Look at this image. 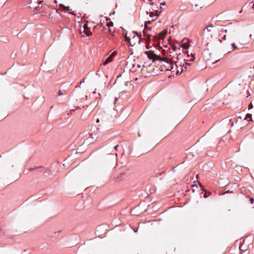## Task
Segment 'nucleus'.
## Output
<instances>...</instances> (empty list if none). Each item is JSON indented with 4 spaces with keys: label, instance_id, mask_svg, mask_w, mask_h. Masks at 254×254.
<instances>
[{
    "label": "nucleus",
    "instance_id": "obj_25",
    "mask_svg": "<svg viewBox=\"0 0 254 254\" xmlns=\"http://www.w3.org/2000/svg\"><path fill=\"white\" fill-rule=\"evenodd\" d=\"M118 145H116L115 147H114V149L117 150V148H118Z\"/></svg>",
    "mask_w": 254,
    "mask_h": 254
},
{
    "label": "nucleus",
    "instance_id": "obj_2",
    "mask_svg": "<svg viewBox=\"0 0 254 254\" xmlns=\"http://www.w3.org/2000/svg\"><path fill=\"white\" fill-rule=\"evenodd\" d=\"M177 59V61H175L173 58H170L169 57L165 58V61L167 63H168L170 64V66L171 67V69L172 70L173 69V63L175 62V66L177 68H178L179 67H183V62L181 61H180L178 58H176Z\"/></svg>",
    "mask_w": 254,
    "mask_h": 254
},
{
    "label": "nucleus",
    "instance_id": "obj_22",
    "mask_svg": "<svg viewBox=\"0 0 254 254\" xmlns=\"http://www.w3.org/2000/svg\"><path fill=\"white\" fill-rule=\"evenodd\" d=\"M117 55V52L114 51L113 52L111 55V56L113 58H114L116 55Z\"/></svg>",
    "mask_w": 254,
    "mask_h": 254
},
{
    "label": "nucleus",
    "instance_id": "obj_19",
    "mask_svg": "<svg viewBox=\"0 0 254 254\" xmlns=\"http://www.w3.org/2000/svg\"><path fill=\"white\" fill-rule=\"evenodd\" d=\"M151 23V22L150 21H146L145 23V29H146L147 30H150L151 29L150 28H148L147 26V24H150Z\"/></svg>",
    "mask_w": 254,
    "mask_h": 254
},
{
    "label": "nucleus",
    "instance_id": "obj_7",
    "mask_svg": "<svg viewBox=\"0 0 254 254\" xmlns=\"http://www.w3.org/2000/svg\"><path fill=\"white\" fill-rule=\"evenodd\" d=\"M113 57H112L111 56V55H110L106 59V60L105 61V62H104L103 63V65H106V64H107L108 63L111 62L112 61V59H113Z\"/></svg>",
    "mask_w": 254,
    "mask_h": 254
},
{
    "label": "nucleus",
    "instance_id": "obj_5",
    "mask_svg": "<svg viewBox=\"0 0 254 254\" xmlns=\"http://www.w3.org/2000/svg\"><path fill=\"white\" fill-rule=\"evenodd\" d=\"M130 37H132L133 40L135 41L137 40H139V41L141 40V35L139 34H138L137 33H135L133 32L132 33V35H130Z\"/></svg>",
    "mask_w": 254,
    "mask_h": 254
},
{
    "label": "nucleus",
    "instance_id": "obj_26",
    "mask_svg": "<svg viewBox=\"0 0 254 254\" xmlns=\"http://www.w3.org/2000/svg\"><path fill=\"white\" fill-rule=\"evenodd\" d=\"M99 122H100L99 119H97V120H96V122L97 123H99Z\"/></svg>",
    "mask_w": 254,
    "mask_h": 254
},
{
    "label": "nucleus",
    "instance_id": "obj_28",
    "mask_svg": "<svg viewBox=\"0 0 254 254\" xmlns=\"http://www.w3.org/2000/svg\"><path fill=\"white\" fill-rule=\"evenodd\" d=\"M253 200H254L253 198H251V202L252 203H253Z\"/></svg>",
    "mask_w": 254,
    "mask_h": 254
},
{
    "label": "nucleus",
    "instance_id": "obj_14",
    "mask_svg": "<svg viewBox=\"0 0 254 254\" xmlns=\"http://www.w3.org/2000/svg\"><path fill=\"white\" fill-rule=\"evenodd\" d=\"M131 65H132V67L133 68H134L135 70H136V68H135V67H136H136H137V68H140V67H141V65H140V64H137V65H136L135 63H134V64H133H133H131Z\"/></svg>",
    "mask_w": 254,
    "mask_h": 254
},
{
    "label": "nucleus",
    "instance_id": "obj_8",
    "mask_svg": "<svg viewBox=\"0 0 254 254\" xmlns=\"http://www.w3.org/2000/svg\"><path fill=\"white\" fill-rule=\"evenodd\" d=\"M125 41L127 42L129 44V45L131 46H133L135 44V43L134 42L133 44L131 43V39L130 38V37H128L127 36V35H126L125 36Z\"/></svg>",
    "mask_w": 254,
    "mask_h": 254
},
{
    "label": "nucleus",
    "instance_id": "obj_18",
    "mask_svg": "<svg viewBox=\"0 0 254 254\" xmlns=\"http://www.w3.org/2000/svg\"><path fill=\"white\" fill-rule=\"evenodd\" d=\"M195 9L197 10L199 8H201L202 7V5L201 4H195Z\"/></svg>",
    "mask_w": 254,
    "mask_h": 254
},
{
    "label": "nucleus",
    "instance_id": "obj_11",
    "mask_svg": "<svg viewBox=\"0 0 254 254\" xmlns=\"http://www.w3.org/2000/svg\"><path fill=\"white\" fill-rule=\"evenodd\" d=\"M166 32H164V31H162L160 33H159V36H158V38L159 39H162L163 40L164 38V37L166 35Z\"/></svg>",
    "mask_w": 254,
    "mask_h": 254
},
{
    "label": "nucleus",
    "instance_id": "obj_16",
    "mask_svg": "<svg viewBox=\"0 0 254 254\" xmlns=\"http://www.w3.org/2000/svg\"><path fill=\"white\" fill-rule=\"evenodd\" d=\"M231 45L233 47V50L239 49H241V48H243L242 46H240V47H238V46H236L235 43L232 44Z\"/></svg>",
    "mask_w": 254,
    "mask_h": 254
},
{
    "label": "nucleus",
    "instance_id": "obj_3",
    "mask_svg": "<svg viewBox=\"0 0 254 254\" xmlns=\"http://www.w3.org/2000/svg\"><path fill=\"white\" fill-rule=\"evenodd\" d=\"M147 57L152 60L153 62L155 61H164L165 58H161L158 55L155 54L152 51H148L145 52Z\"/></svg>",
    "mask_w": 254,
    "mask_h": 254
},
{
    "label": "nucleus",
    "instance_id": "obj_9",
    "mask_svg": "<svg viewBox=\"0 0 254 254\" xmlns=\"http://www.w3.org/2000/svg\"><path fill=\"white\" fill-rule=\"evenodd\" d=\"M68 91L67 90L63 89V90H60L58 93L59 96H62L64 95H66L68 93Z\"/></svg>",
    "mask_w": 254,
    "mask_h": 254
},
{
    "label": "nucleus",
    "instance_id": "obj_32",
    "mask_svg": "<svg viewBox=\"0 0 254 254\" xmlns=\"http://www.w3.org/2000/svg\"><path fill=\"white\" fill-rule=\"evenodd\" d=\"M42 0H41L40 2H39V4H40L41 2H42Z\"/></svg>",
    "mask_w": 254,
    "mask_h": 254
},
{
    "label": "nucleus",
    "instance_id": "obj_6",
    "mask_svg": "<svg viewBox=\"0 0 254 254\" xmlns=\"http://www.w3.org/2000/svg\"><path fill=\"white\" fill-rule=\"evenodd\" d=\"M114 25V24L113 23V22L110 21H109L106 24V26L108 27V31L109 32V33L110 34H111L112 35L113 34V32L112 31L111 29V27H113Z\"/></svg>",
    "mask_w": 254,
    "mask_h": 254
},
{
    "label": "nucleus",
    "instance_id": "obj_4",
    "mask_svg": "<svg viewBox=\"0 0 254 254\" xmlns=\"http://www.w3.org/2000/svg\"><path fill=\"white\" fill-rule=\"evenodd\" d=\"M83 28L84 32L87 36H89L92 34L91 32L89 31V28L88 27V25L87 24H85L84 25Z\"/></svg>",
    "mask_w": 254,
    "mask_h": 254
},
{
    "label": "nucleus",
    "instance_id": "obj_12",
    "mask_svg": "<svg viewBox=\"0 0 254 254\" xmlns=\"http://www.w3.org/2000/svg\"><path fill=\"white\" fill-rule=\"evenodd\" d=\"M144 36H146V42L148 44L150 41L151 35L149 34H146V33L144 32Z\"/></svg>",
    "mask_w": 254,
    "mask_h": 254
},
{
    "label": "nucleus",
    "instance_id": "obj_23",
    "mask_svg": "<svg viewBox=\"0 0 254 254\" xmlns=\"http://www.w3.org/2000/svg\"><path fill=\"white\" fill-rule=\"evenodd\" d=\"M253 107V104L252 103H250L249 105V106H248V108L249 109H252Z\"/></svg>",
    "mask_w": 254,
    "mask_h": 254
},
{
    "label": "nucleus",
    "instance_id": "obj_27",
    "mask_svg": "<svg viewBox=\"0 0 254 254\" xmlns=\"http://www.w3.org/2000/svg\"><path fill=\"white\" fill-rule=\"evenodd\" d=\"M197 183L200 187H202L201 184L199 182H197Z\"/></svg>",
    "mask_w": 254,
    "mask_h": 254
},
{
    "label": "nucleus",
    "instance_id": "obj_1",
    "mask_svg": "<svg viewBox=\"0 0 254 254\" xmlns=\"http://www.w3.org/2000/svg\"><path fill=\"white\" fill-rule=\"evenodd\" d=\"M213 26H208L204 29L202 34V39L203 42L206 44L211 43L213 42V32L211 30Z\"/></svg>",
    "mask_w": 254,
    "mask_h": 254
},
{
    "label": "nucleus",
    "instance_id": "obj_20",
    "mask_svg": "<svg viewBox=\"0 0 254 254\" xmlns=\"http://www.w3.org/2000/svg\"><path fill=\"white\" fill-rule=\"evenodd\" d=\"M182 47L185 49H187L189 48V45L188 44L183 43L182 45Z\"/></svg>",
    "mask_w": 254,
    "mask_h": 254
},
{
    "label": "nucleus",
    "instance_id": "obj_13",
    "mask_svg": "<svg viewBox=\"0 0 254 254\" xmlns=\"http://www.w3.org/2000/svg\"><path fill=\"white\" fill-rule=\"evenodd\" d=\"M208 60H209L211 63H214L219 61V59L210 58V59H208Z\"/></svg>",
    "mask_w": 254,
    "mask_h": 254
},
{
    "label": "nucleus",
    "instance_id": "obj_24",
    "mask_svg": "<svg viewBox=\"0 0 254 254\" xmlns=\"http://www.w3.org/2000/svg\"><path fill=\"white\" fill-rule=\"evenodd\" d=\"M191 56H192V59H190L189 60V61H194V57H193V55L191 54Z\"/></svg>",
    "mask_w": 254,
    "mask_h": 254
},
{
    "label": "nucleus",
    "instance_id": "obj_21",
    "mask_svg": "<svg viewBox=\"0 0 254 254\" xmlns=\"http://www.w3.org/2000/svg\"><path fill=\"white\" fill-rule=\"evenodd\" d=\"M248 118H249L251 119L252 118V115L248 114L246 116V118H245V119H247Z\"/></svg>",
    "mask_w": 254,
    "mask_h": 254
},
{
    "label": "nucleus",
    "instance_id": "obj_29",
    "mask_svg": "<svg viewBox=\"0 0 254 254\" xmlns=\"http://www.w3.org/2000/svg\"><path fill=\"white\" fill-rule=\"evenodd\" d=\"M33 170H34V169H33V168H30V169H29V170H30V171H33Z\"/></svg>",
    "mask_w": 254,
    "mask_h": 254
},
{
    "label": "nucleus",
    "instance_id": "obj_10",
    "mask_svg": "<svg viewBox=\"0 0 254 254\" xmlns=\"http://www.w3.org/2000/svg\"><path fill=\"white\" fill-rule=\"evenodd\" d=\"M190 64L186 62V61L184 59L183 61V68L187 69L188 66H190Z\"/></svg>",
    "mask_w": 254,
    "mask_h": 254
},
{
    "label": "nucleus",
    "instance_id": "obj_15",
    "mask_svg": "<svg viewBox=\"0 0 254 254\" xmlns=\"http://www.w3.org/2000/svg\"><path fill=\"white\" fill-rule=\"evenodd\" d=\"M183 70H184V69L183 68V67L181 68V67H179V68H177V71H176V73L177 74H180V73H181L183 71Z\"/></svg>",
    "mask_w": 254,
    "mask_h": 254
},
{
    "label": "nucleus",
    "instance_id": "obj_17",
    "mask_svg": "<svg viewBox=\"0 0 254 254\" xmlns=\"http://www.w3.org/2000/svg\"><path fill=\"white\" fill-rule=\"evenodd\" d=\"M60 6L62 7V8H64V9L66 10L67 11H69V6H67V7H66L65 6L64 4H60Z\"/></svg>",
    "mask_w": 254,
    "mask_h": 254
},
{
    "label": "nucleus",
    "instance_id": "obj_30",
    "mask_svg": "<svg viewBox=\"0 0 254 254\" xmlns=\"http://www.w3.org/2000/svg\"><path fill=\"white\" fill-rule=\"evenodd\" d=\"M196 179L198 178V174L196 176Z\"/></svg>",
    "mask_w": 254,
    "mask_h": 254
},
{
    "label": "nucleus",
    "instance_id": "obj_31",
    "mask_svg": "<svg viewBox=\"0 0 254 254\" xmlns=\"http://www.w3.org/2000/svg\"><path fill=\"white\" fill-rule=\"evenodd\" d=\"M223 38H224V39H226V35H224V36H223Z\"/></svg>",
    "mask_w": 254,
    "mask_h": 254
}]
</instances>
